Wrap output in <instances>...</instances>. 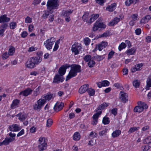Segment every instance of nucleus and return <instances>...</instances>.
I'll use <instances>...</instances> for the list:
<instances>
[{"label": "nucleus", "mask_w": 151, "mask_h": 151, "mask_svg": "<svg viewBox=\"0 0 151 151\" xmlns=\"http://www.w3.org/2000/svg\"><path fill=\"white\" fill-rule=\"evenodd\" d=\"M81 71V66L80 65L76 64L73 65L71 68L68 75L67 76L66 81L75 77L77 75V73H80Z\"/></svg>", "instance_id": "obj_1"}, {"label": "nucleus", "mask_w": 151, "mask_h": 151, "mask_svg": "<svg viewBox=\"0 0 151 151\" xmlns=\"http://www.w3.org/2000/svg\"><path fill=\"white\" fill-rule=\"evenodd\" d=\"M58 0H49L48 1L47 6V9L50 11V13L52 14L53 11V9H57L59 6Z\"/></svg>", "instance_id": "obj_2"}, {"label": "nucleus", "mask_w": 151, "mask_h": 151, "mask_svg": "<svg viewBox=\"0 0 151 151\" xmlns=\"http://www.w3.org/2000/svg\"><path fill=\"white\" fill-rule=\"evenodd\" d=\"M101 19L99 18L93 24L91 31L96 32L99 28L104 29L106 27V25L103 23L100 22Z\"/></svg>", "instance_id": "obj_3"}, {"label": "nucleus", "mask_w": 151, "mask_h": 151, "mask_svg": "<svg viewBox=\"0 0 151 151\" xmlns=\"http://www.w3.org/2000/svg\"><path fill=\"white\" fill-rule=\"evenodd\" d=\"M39 145L38 147L39 151H42L46 149L47 146L45 142V138L44 137H40L39 139Z\"/></svg>", "instance_id": "obj_4"}, {"label": "nucleus", "mask_w": 151, "mask_h": 151, "mask_svg": "<svg viewBox=\"0 0 151 151\" xmlns=\"http://www.w3.org/2000/svg\"><path fill=\"white\" fill-rule=\"evenodd\" d=\"M55 38L53 37H51L48 39L44 43L45 47L48 50H50L52 48V45L55 41Z\"/></svg>", "instance_id": "obj_5"}, {"label": "nucleus", "mask_w": 151, "mask_h": 151, "mask_svg": "<svg viewBox=\"0 0 151 151\" xmlns=\"http://www.w3.org/2000/svg\"><path fill=\"white\" fill-rule=\"evenodd\" d=\"M82 46L80 44L73 45H72L71 50L75 55H77L82 52Z\"/></svg>", "instance_id": "obj_6"}, {"label": "nucleus", "mask_w": 151, "mask_h": 151, "mask_svg": "<svg viewBox=\"0 0 151 151\" xmlns=\"http://www.w3.org/2000/svg\"><path fill=\"white\" fill-rule=\"evenodd\" d=\"M46 102V101L43 99H40L37 101V104H35L33 106L34 110L39 111L41 108Z\"/></svg>", "instance_id": "obj_7"}, {"label": "nucleus", "mask_w": 151, "mask_h": 151, "mask_svg": "<svg viewBox=\"0 0 151 151\" xmlns=\"http://www.w3.org/2000/svg\"><path fill=\"white\" fill-rule=\"evenodd\" d=\"M107 45V43L106 42H102L96 45L94 50H93V52H95L98 49L99 51H101L102 49L106 47Z\"/></svg>", "instance_id": "obj_8"}, {"label": "nucleus", "mask_w": 151, "mask_h": 151, "mask_svg": "<svg viewBox=\"0 0 151 151\" xmlns=\"http://www.w3.org/2000/svg\"><path fill=\"white\" fill-rule=\"evenodd\" d=\"M70 65L68 64L63 65L59 69L58 73L60 76H63L65 73L66 70L70 67Z\"/></svg>", "instance_id": "obj_9"}, {"label": "nucleus", "mask_w": 151, "mask_h": 151, "mask_svg": "<svg viewBox=\"0 0 151 151\" xmlns=\"http://www.w3.org/2000/svg\"><path fill=\"white\" fill-rule=\"evenodd\" d=\"M121 95L120 99L122 102L125 103L128 101V96L127 94L123 91H121L120 93Z\"/></svg>", "instance_id": "obj_10"}, {"label": "nucleus", "mask_w": 151, "mask_h": 151, "mask_svg": "<svg viewBox=\"0 0 151 151\" xmlns=\"http://www.w3.org/2000/svg\"><path fill=\"white\" fill-rule=\"evenodd\" d=\"M26 65L27 68H34L35 66V65L31 58H30L27 61Z\"/></svg>", "instance_id": "obj_11"}, {"label": "nucleus", "mask_w": 151, "mask_h": 151, "mask_svg": "<svg viewBox=\"0 0 151 151\" xmlns=\"http://www.w3.org/2000/svg\"><path fill=\"white\" fill-rule=\"evenodd\" d=\"M33 90L30 88H28L24 91L21 92L19 93V95H23L24 96H27L31 93Z\"/></svg>", "instance_id": "obj_12"}, {"label": "nucleus", "mask_w": 151, "mask_h": 151, "mask_svg": "<svg viewBox=\"0 0 151 151\" xmlns=\"http://www.w3.org/2000/svg\"><path fill=\"white\" fill-rule=\"evenodd\" d=\"M89 88V85L88 84H85L81 86L79 89L78 92L81 94H82L86 92Z\"/></svg>", "instance_id": "obj_13"}, {"label": "nucleus", "mask_w": 151, "mask_h": 151, "mask_svg": "<svg viewBox=\"0 0 151 151\" xmlns=\"http://www.w3.org/2000/svg\"><path fill=\"white\" fill-rule=\"evenodd\" d=\"M64 80V78L61 77L59 75L57 74L55 76L53 82L57 83L60 82H62Z\"/></svg>", "instance_id": "obj_14"}, {"label": "nucleus", "mask_w": 151, "mask_h": 151, "mask_svg": "<svg viewBox=\"0 0 151 151\" xmlns=\"http://www.w3.org/2000/svg\"><path fill=\"white\" fill-rule=\"evenodd\" d=\"M9 130L11 131H18L21 129L20 128L17 124H13L9 126Z\"/></svg>", "instance_id": "obj_15"}, {"label": "nucleus", "mask_w": 151, "mask_h": 151, "mask_svg": "<svg viewBox=\"0 0 151 151\" xmlns=\"http://www.w3.org/2000/svg\"><path fill=\"white\" fill-rule=\"evenodd\" d=\"M31 58L35 65L38 64L42 60V58L40 56H38L37 57H33Z\"/></svg>", "instance_id": "obj_16"}, {"label": "nucleus", "mask_w": 151, "mask_h": 151, "mask_svg": "<svg viewBox=\"0 0 151 151\" xmlns=\"http://www.w3.org/2000/svg\"><path fill=\"white\" fill-rule=\"evenodd\" d=\"M99 17V14H92L90 19L88 21V23L90 24L92 22H94L96 19Z\"/></svg>", "instance_id": "obj_17"}, {"label": "nucleus", "mask_w": 151, "mask_h": 151, "mask_svg": "<svg viewBox=\"0 0 151 151\" xmlns=\"http://www.w3.org/2000/svg\"><path fill=\"white\" fill-rule=\"evenodd\" d=\"M10 20V18L6 17V14L0 16V23L2 22H8Z\"/></svg>", "instance_id": "obj_18"}, {"label": "nucleus", "mask_w": 151, "mask_h": 151, "mask_svg": "<svg viewBox=\"0 0 151 151\" xmlns=\"http://www.w3.org/2000/svg\"><path fill=\"white\" fill-rule=\"evenodd\" d=\"M64 105V104L62 102H61L60 104L59 105H57L56 104L54 107V109L55 111L58 112L63 109Z\"/></svg>", "instance_id": "obj_19"}, {"label": "nucleus", "mask_w": 151, "mask_h": 151, "mask_svg": "<svg viewBox=\"0 0 151 151\" xmlns=\"http://www.w3.org/2000/svg\"><path fill=\"white\" fill-rule=\"evenodd\" d=\"M116 5V3L111 4L110 5L108 6L106 8V10L110 12L113 11L115 9Z\"/></svg>", "instance_id": "obj_20"}, {"label": "nucleus", "mask_w": 151, "mask_h": 151, "mask_svg": "<svg viewBox=\"0 0 151 151\" xmlns=\"http://www.w3.org/2000/svg\"><path fill=\"white\" fill-rule=\"evenodd\" d=\"M73 10H69L66 11H63V12L62 15L64 17L69 16V15L73 13Z\"/></svg>", "instance_id": "obj_21"}, {"label": "nucleus", "mask_w": 151, "mask_h": 151, "mask_svg": "<svg viewBox=\"0 0 151 151\" xmlns=\"http://www.w3.org/2000/svg\"><path fill=\"white\" fill-rule=\"evenodd\" d=\"M119 20L120 18L115 17L109 23V25L110 26H113L118 23Z\"/></svg>", "instance_id": "obj_22"}, {"label": "nucleus", "mask_w": 151, "mask_h": 151, "mask_svg": "<svg viewBox=\"0 0 151 151\" xmlns=\"http://www.w3.org/2000/svg\"><path fill=\"white\" fill-rule=\"evenodd\" d=\"M15 140V138H11V137H6L5 139L3 141L4 145H8L9 143Z\"/></svg>", "instance_id": "obj_23"}, {"label": "nucleus", "mask_w": 151, "mask_h": 151, "mask_svg": "<svg viewBox=\"0 0 151 151\" xmlns=\"http://www.w3.org/2000/svg\"><path fill=\"white\" fill-rule=\"evenodd\" d=\"M19 117V119L21 121H23L26 118L27 116L24 114L20 113L16 115Z\"/></svg>", "instance_id": "obj_24"}, {"label": "nucleus", "mask_w": 151, "mask_h": 151, "mask_svg": "<svg viewBox=\"0 0 151 151\" xmlns=\"http://www.w3.org/2000/svg\"><path fill=\"white\" fill-rule=\"evenodd\" d=\"M82 19L84 22H86L88 23L89 18V13L88 12H85L82 17Z\"/></svg>", "instance_id": "obj_25"}, {"label": "nucleus", "mask_w": 151, "mask_h": 151, "mask_svg": "<svg viewBox=\"0 0 151 151\" xmlns=\"http://www.w3.org/2000/svg\"><path fill=\"white\" fill-rule=\"evenodd\" d=\"M136 50V49L135 47H132L127 51V54L128 55H133Z\"/></svg>", "instance_id": "obj_26"}, {"label": "nucleus", "mask_w": 151, "mask_h": 151, "mask_svg": "<svg viewBox=\"0 0 151 151\" xmlns=\"http://www.w3.org/2000/svg\"><path fill=\"white\" fill-rule=\"evenodd\" d=\"M43 97L46 100L49 101L52 98L53 96V94H51L50 93H48L45 96H43Z\"/></svg>", "instance_id": "obj_27"}, {"label": "nucleus", "mask_w": 151, "mask_h": 151, "mask_svg": "<svg viewBox=\"0 0 151 151\" xmlns=\"http://www.w3.org/2000/svg\"><path fill=\"white\" fill-rule=\"evenodd\" d=\"M134 111L135 112L140 113L143 111V109L142 108L141 106H138L135 107L134 109Z\"/></svg>", "instance_id": "obj_28"}, {"label": "nucleus", "mask_w": 151, "mask_h": 151, "mask_svg": "<svg viewBox=\"0 0 151 151\" xmlns=\"http://www.w3.org/2000/svg\"><path fill=\"white\" fill-rule=\"evenodd\" d=\"M19 100L16 99L14 100L11 104V106L12 108H16L17 105L19 104Z\"/></svg>", "instance_id": "obj_29"}, {"label": "nucleus", "mask_w": 151, "mask_h": 151, "mask_svg": "<svg viewBox=\"0 0 151 151\" xmlns=\"http://www.w3.org/2000/svg\"><path fill=\"white\" fill-rule=\"evenodd\" d=\"M151 87V75L150 76L147 78V87L146 89L147 88Z\"/></svg>", "instance_id": "obj_30"}, {"label": "nucleus", "mask_w": 151, "mask_h": 151, "mask_svg": "<svg viewBox=\"0 0 151 151\" xmlns=\"http://www.w3.org/2000/svg\"><path fill=\"white\" fill-rule=\"evenodd\" d=\"M121 133V131L120 130H116L114 131L112 134V136L113 137H115L118 136Z\"/></svg>", "instance_id": "obj_31"}, {"label": "nucleus", "mask_w": 151, "mask_h": 151, "mask_svg": "<svg viewBox=\"0 0 151 151\" xmlns=\"http://www.w3.org/2000/svg\"><path fill=\"white\" fill-rule=\"evenodd\" d=\"M109 118L106 116H104L102 122L104 125L107 124L109 123Z\"/></svg>", "instance_id": "obj_32"}, {"label": "nucleus", "mask_w": 151, "mask_h": 151, "mask_svg": "<svg viewBox=\"0 0 151 151\" xmlns=\"http://www.w3.org/2000/svg\"><path fill=\"white\" fill-rule=\"evenodd\" d=\"M80 138V136L79 132H75L73 136V139L75 140H78Z\"/></svg>", "instance_id": "obj_33"}, {"label": "nucleus", "mask_w": 151, "mask_h": 151, "mask_svg": "<svg viewBox=\"0 0 151 151\" xmlns=\"http://www.w3.org/2000/svg\"><path fill=\"white\" fill-rule=\"evenodd\" d=\"M108 106V104L106 103L102 104L98 106L97 108V110L96 111H97L98 110H102L104 109L105 107H106Z\"/></svg>", "instance_id": "obj_34"}, {"label": "nucleus", "mask_w": 151, "mask_h": 151, "mask_svg": "<svg viewBox=\"0 0 151 151\" xmlns=\"http://www.w3.org/2000/svg\"><path fill=\"white\" fill-rule=\"evenodd\" d=\"M151 147V144H149L143 146L142 147V149L143 151H147Z\"/></svg>", "instance_id": "obj_35"}, {"label": "nucleus", "mask_w": 151, "mask_h": 151, "mask_svg": "<svg viewBox=\"0 0 151 151\" xmlns=\"http://www.w3.org/2000/svg\"><path fill=\"white\" fill-rule=\"evenodd\" d=\"M138 104L141 106L142 108L143 109V111L144 109H146L148 108V106L145 103H143L141 101H139L138 102Z\"/></svg>", "instance_id": "obj_36"}, {"label": "nucleus", "mask_w": 151, "mask_h": 151, "mask_svg": "<svg viewBox=\"0 0 151 151\" xmlns=\"http://www.w3.org/2000/svg\"><path fill=\"white\" fill-rule=\"evenodd\" d=\"M143 142L145 144H151V136H149L146 138L144 141Z\"/></svg>", "instance_id": "obj_37"}, {"label": "nucleus", "mask_w": 151, "mask_h": 151, "mask_svg": "<svg viewBox=\"0 0 151 151\" xmlns=\"http://www.w3.org/2000/svg\"><path fill=\"white\" fill-rule=\"evenodd\" d=\"M138 0H127L125 2V4L127 6H129L134 1H135V3Z\"/></svg>", "instance_id": "obj_38"}, {"label": "nucleus", "mask_w": 151, "mask_h": 151, "mask_svg": "<svg viewBox=\"0 0 151 151\" xmlns=\"http://www.w3.org/2000/svg\"><path fill=\"white\" fill-rule=\"evenodd\" d=\"M87 91L89 95L90 96H92L94 95L95 93V90L91 88H88Z\"/></svg>", "instance_id": "obj_39"}, {"label": "nucleus", "mask_w": 151, "mask_h": 151, "mask_svg": "<svg viewBox=\"0 0 151 151\" xmlns=\"http://www.w3.org/2000/svg\"><path fill=\"white\" fill-rule=\"evenodd\" d=\"M139 128V127H131L130 128L128 132L129 133H131L132 132H134L135 131L138 130Z\"/></svg>", "instance_id": "obj_40"}, {"label": "nucleus", "mask_w": 151, "mask_h": 151, "mask_svg": "<svg viewBox=\"0 0 151 151\" xmlns=\"http://www.w3.org/2000/svg\"><path fill=\"white\" fill-rule=\"evenodd\" d=\"M88 65L89 67L92 68L94 67L95 64V62L94 60H91L88 63Z\"/></svg>", "instance_id": "obj_41"}, {"label": "nucleus", "mask_w": 151, "mask_h": 151, "mask_svg": "<svg viewBox=\"0 0 151 151\" xmlns=\"http://www.w3.org/2000/svg\"><path fill=\"white\" fill-rule=\"evenodd\" d=\"M140 82L137 80H135L133 82V86L136 88L138 87L140 85Z\"/></svg>", "instance_id": "obj_42"}, {"label": "nucleus", "mask_w": 151, "mask_h": 151, "mask_svg": "<svg viewBox=\"0 0 151 151\" xmlns=\"http://www.w3.org/2000/svg\"><path fill=\"white\" fill-rule=\"evenodd\" d=\"M126 47V44L124 42H122L119 46V50L120 51L122 49L125 48Z\"/></svg>", "instance_id": "obj_43"}, {"label": "nucleus", "mask_w": 151, "mask_h": 151, "mask_svg": "<svg viewBox=\"0 0 151 151\" xmlns=\"http://www.w3.org/2000/svg\"><path fill=\"white\" fill-rule=\"evenodd\" d=\"M101 113L102 111H101L96 113L93 115V119L98 120V117H99V115L101 114Z\"/></svg>", "instance_id": "obj_44"}, {"label": "nucleus", "mask_w": 151, "mask_h": 151, "mask_svg": "<svg viewBox=\"0 0 151 151\" xmlns=\"http://www.w3.org/2000/svg\"><path fill=\"white\" fill-rule=\"evenodd\" d=\"M17 26V24L15 22H12L10 23L9 27L11 29H14Z\"/></svg>", "instance_id": "obj_45"}, {"label": "nucleus", "mask_w": 151, "mask_h": 151, "mask_svg": "<svg viewBox=\"0 0 151 151\" xmlns=\"http://www.w3.org/2000/svg\"><path fill=\"white\" fill-rule=\"evenodd\" d=\"M114 86L117 88L120 89L121 90L123 88V86L122 84L119 83H115L114 84Z\"/></svg>", "instance_id": "obj_46"}, {"label": "nucleus", "mask_w": 151, "mask_h": 151, "mask_svg": "<svg viewBox=\"0 0 151 151\" xmlns=\"http://www.w3.org/2000/svg\"><path fill=\"white\" fill-rule=\"evenodd\" d=\"M91 42L90 40L88 37H85L84 40V42L86 45H88Z\"/></svg>", "instance_id": "obj_47"}, {"label": "nucleus", "mask_w": 151, "mask_h": 151, "mask_svg": "<svg viewBox=\"0 0 151 151\" xmlns=\"http://www.w3.org/2000/svg\"><path fill=\"white\" fill-rule=\"evenodd\" d=\"M52 120L51 119H48L47 121L46 125L47 127H50L52 124Z\"/></svg>", "instance_id": "obj_48"}, {"label": "nucleus", "mask_w": 151, "mask_h": 151, "mask_svg": "<svg viewBox=\"0 0 151 151\" xmlns=\"http://www.w3.org/2000/svg\"><path fill=\"white\" fill-rule=\"evenodd\" d=\"M59 40H57L55 42V46L53 49V50L54 51H56L58 48L59 46L58 45L59 43Z\"/></svg>", "instance_id": "obj_49"}, {"label": "nucleus", "mask_w": 151, "mask_h": 151, "mask_svg": "<svg viewBox=\"0 0 151 151\" xmlns=\"http://www.w3.org/2000/svg\"><path fill=\"white\" fill-rule=\"evenodd\" d=\"M91 59V56L90 55H86L84 57V60L86 62L89 61Z\"/></svg>", "instance_id": "obj_50"}, {"label": "nucleus", "mask_w": 151, "mask_h": 151, "mask_svg": "<svg viewBox=\"0 0 151 151\" xmlns=\"http://www.w3.org/2000/svg\"><path fill=\"white\" fill-rule=\"evenodd\" d=\"M114 52L112 50L108 54V59L109 60L114 55Z\"/></svg>", "instance_id": "obj_51"}, {"label": "nucleus", "mask_w": 151, "mask_h": 151, "mask_svg": "<svg viewBox=\"0 0 151 151\" xmlns=\"http://www.w3.org/2000/svg\"><path fill=\"white\" fill-rule=\"evenodd\" d=\"M15 52V49L14 47L10 48L9 50L8 54L9 55H12Z\"/></svg>", "instance_id": "obj_52"}, {"label": "nucleus", "mask_w": 151, "mask_h": 151, "mask_svg": "<svg viewBox=\"0 0 151 151\" xmlns=\"http://www.w3.org/2000/svg\"><path fill=\"white\" fill-rule=\"evenodd\" d=\"M107 131V129H105L102 130V131L99 132V135L100 136H102L104 135H105Z\"/></svg>", "instance_id": "obj_53"}, {"label": "nucleus", "mask_w": 151, "mask_h": 151, "mask_svg": "<svg viewBox=\"0 0 151 151\" xmlns=\"http://www.w3.org/2000/svg\"><path fill=\"white\" fill-rule=\"evenodd\" d=\"M94 58L98 61H100L104 58V57H103V56L98 55L94 57Z\"/></svg>", "instance_id": "obj_54"}, {"label": "nucleus", "mask_w": 151, "mask_h": 151, "mask_svg": "<svg viewBox=\"0 0 151 151\" xmlns=\"http://www.w3.org/2000/svg\"><path fill=\"white\" fill-rule=\"evenodd\" d=\"M103 86H108L109 84V82L107 81H104L102 82Z\"/></svg>", "instance_id": "obj_55"}, {"label": "nucleus", "mask_w": 151, "mask_h": 151, "mask_svg": "<svg viewBox=\"0 0 151 151\" xmlns=\"http://www.w3.org/2000/svg\"><path fill=\"white\" fill-rule=\"evenodd\" d=\"M96 3L100 4L101 5H103L105 2L106 1L105 0H95Z\"/></svg>", "instance_id": "obj_56"}, {"label": "nucleus", "mask_w": 151, "mask_h": 151, "mask_svg": "<svg viewBox=\"0 0 151 151\" xmlns=\"http://www.w3.org/2000/svg\"><path fill=\"white\" fill-rule=\"evenodd\" d=\"M40 88L38 87L34 91V94L35 96H37L40 93Z\"/></svg>", "instance_id": "obj_57"}, {"label": "nucleus", "mask_w": 151, "mask_h": 151, "mask_svg": "<svg viewBox=\"0 0 151 151\" xmlns=\"http://www.w3.org/2000/svg\"><path fill=\"white\" fill-rule=\"evenodd\" d=\"M9 55L7 52H5L2 55V58L3 59H6L8 57Z\"/></svg>", "instance_id": "obj_58"}, {"label": "nucleus", "mask_w": 151, "mask_h": 151, "mask_svg": "<svg viewBox=\"0 0 151 151\" xmlns=\"http://www.w3.org/2000/svg\"><path fill=\"white\" fill-rule=\"evenodd\" d=\"M32 22V19L29 17L26 18L25 22L27 23H31Z\"/></svg>", "instance_id": "obj_59"}, {"label": "nucleus", "mask_w": 151, "mask_h": 151, "mask_svg": "<svg viewBox=\"0 0 151 151\" xmlns=\"http://www.w3.org/2000/svg\"><path fill=\"white\" fill-rule=\"evenodd\" d=\"M8 26V25L6 23H4L3 24L1 27L2 28V29H1V30H3L4 31V32L5 30L6 29L7 27Z\"/></svg>", "instance_id": "obj_60"}, {"label": "nucleus", "mask_w": 151, "mask_h": 151, "mask_svg": "<svg viewBox=\"0 0 151 151\" xmlns=\"http://www.w3.org/2000/svg\"><path fill=\"white\" fill-rule=\"evenodd\" d=\"M117 109L115 108L112 109L111 110V113L114 115H116L117 113Z\"/></svg>", "instance_id": "obj_61"}, {"label": "nucleus", "mask_w": 151, "mask_h": 151, "mask_svg": "<svg viewBox=\"0 0 151 151\" xmlns=\"http://www.w3.org/2000/svg\"><path fill=\"white\" fill-rule=\"evenodd\" d=\"M50 13V11L49 10V11H47V12H46L45 13H44L43 15V17L44 18H47V16L49 15V13Z\"/></svg>", "instance_id": "obj_62"}, {"label": "nucleus", "mask_w": 151, "mask_h": 151, "mask_svg": "<svg viewBox=\"0 0 151 151\" xmlns=\"http://www.w3.org/2000/svg\"><path fill=\"white\" fill-rule=\"evenodd\" d=\"M37 49V48L36 47H34L33 46L30 47L28 50V52H32L33 51H35Z\"/></svg>", "instance_id": "obj_63"}, {"label": "nucleus", "mask_w": 151, "mask_h": 151, "mask_svg": "<svg viewBox=\"0 0 151 151\" xmlns=\"http://www.w3.org/2000/svg\"><path fill=\"white\" fill-rule=\"evenodd\" d=\"M138 14H134L132 15V19L134 21H135L137 20V18Z\"/></svg>", "instance_id": "obj_64"}]
</instances>
